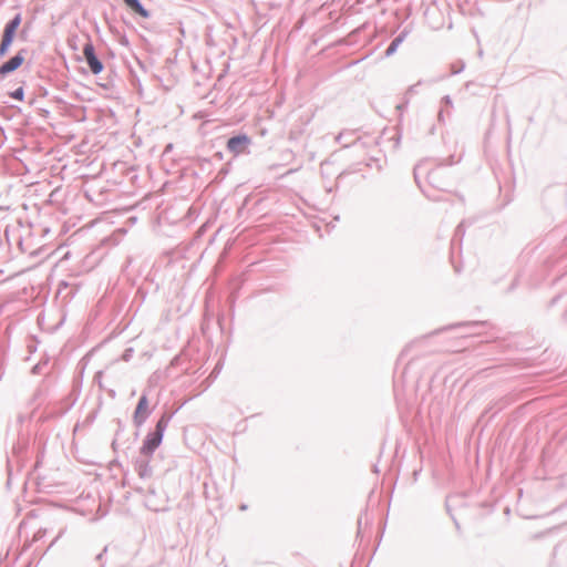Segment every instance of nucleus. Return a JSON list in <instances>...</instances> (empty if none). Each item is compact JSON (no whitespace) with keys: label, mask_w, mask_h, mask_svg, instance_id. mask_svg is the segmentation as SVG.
<instances>
[{"label":"nucleus","mask_w":567,"mask_h":567,"mask_svg":"<svg viewBox=\"0 0 567 567\" xmlns=\"http://www.w3.org/2000/svg\"><path fill=\"white\" fill-rule=\"evenodd\" d=\"M21 14H17L9 23H7L3 37L0 43V56H4L13 42L17 30L21 24Z\"/></svg>","instance_id":"obj_1"},{"label":"nucleus","mask_w":567,"mask_h":567,"mask_svg":"<svg viewBox=\"0 0 567 567\" xmlns=\"http://www.w3.org/2000/svg\"><path fill=\"white\" fill-rule=\"evenodd\" d=\"M83 54H84V58L90 66V70L94 73V74H99L102 72L103 70V64L101 63V61L96 58L95 55V52H94V48L91 43H86L83 48Z\"/></svg>","instance_id":"obj_2"},{"label":"nucleus","mask_w":567,"mask_h":567,"mask_svg":"<svg viewBox=\"0 0 567 567\" xmlns=\"http://www.w3.org/2000/svg\"><path fill=\"white\" fill-rule=\"evenodd\" d=\"M162 439L163 436L159 432L150 433L141 447V453L151 455L159 446Z\"/></svg>","instance_id":"obj_3"},{"label":"nucleus","mask_w":567,"mask_h":567,"mask_svg":"<svg viewBox=\"0 0 567 567\" xmlns=\"http://www.w3.org/2000/svg\"><path fill=\"white\" fill-rule=\"evenodd\" d=\"M250 140L247 135H239L228 140L227 148L230 153L238 155L243 153Z\"/></svg>","instance_id":"obj_4"},{"label":"nucleus","mask_w":567,"mask_h":567,"mask_svg":"<svg viewBox=\"0 0 567 567\" xmlns=\"http://www.w3.org/2000/svg\"><path fill=\"white\" fill-rule=\"evenodd\" d=\"M23 61H24V58L21 55V53H18L17 55H14L8 62L3 63L0 66V75H6L10 72L16 71L17 69H19L21 66Z\"/></svg>","instance_id":"obj_5"},{"label":"nucleus","mask_w":567,"mask_h":567,"mask_svg":"<svg viewBox=\"0 0 567 567\" xmlns=\"http://www.w3.org/2000/svg\"><path fill=\"white\" fill-rule=\"evenodd\" d=\"M148 414V401H147V398L145 395H143L140 401H138V404L136 406V410H135V414H134V420L136 422V424H142L146 416Z\"/></svg>","instance_id":"obj_6"},{"label":"nucleus","mask_w":567,"mask_h":567,"mask_svg":"<svg viewBox=\"0 0 567 567\" xmlns=\"http://www.w3.org/2000/svg\"><path fill=\"white\" fill-rule=\"evenodd\" d=\"M124 3L136 14L141 16L142 18H148L150 13L147 10H145L138 0H123Z\"/></svg>","instance_id":"obj_7"},{"label":"nucleus","mask_w":567,"mask_h":567,"mask_svg":"<svg viewBox=\"0 0 567 567\" xmlns=\"http://www.w3.org/2000/svg\"><path fill=\"white\" fill-rule=\"evenodd\" d=\"M401 42H402V38H401V37L395 38V39L391 42V44L389 45V48L386 49V55H391V54H393V53L396 51V49H398V47L400 45V43H401Z\"/></svg>","instance_id":"obj_8"},{"label":"nucleus","mask_w":567,"mask_h":567,"mask_svg":"<svg viewBox=\"0 0 567 567\" xmlns=\"http://www.w3.org/2000/svg\"><path fill=\"white\" fill-rule=\"evenodd\" d=\"M165 427H166V422H165L163 419H161V420L157 422V424H156V429H155V431H154V432H159V433H161V435L163 436Z\"/></svg>","instance_id":"obj_9"},{"label":"nucleus","mask_w":567,"mask_h":567,"mask_svg":"<svg viewBox=\"0 0 567 567\" xmlns=\"http://www.w3.org/2000/svg\"><path fill=\"white\" fill-rule=\"evenodd\" d=\"M23 95H24V94H23V90H22V87L17 89V90L11 94V96H12L13 99L19 100V101L23 100Z\"/></svg>","instance_id":"obj_10"}]
</instances>
